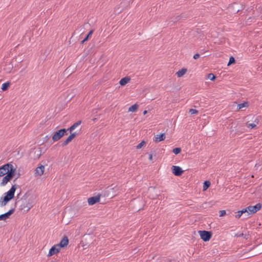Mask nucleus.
Wrapping results in <instances>:
<instances>
[{"label": "nucleus", "mask_w": 262, "mask_h": 262, "mask_svg": "<svg viewBox=\"0 0 262 262\" xmlns=\"http://www.w3.org/2000/svg\"><path fill=\"white\" fill-rule=\"evenodd\" d=\"M187 71V69L186 68H183L177 72L176 75L178 77H182L186 74Z\"/></svg>", "instance_id": "21"}, {"label": "nucleus", "mask_w": 262, "mask_h": 262, "mask_svg": "<svg viewBox=\"0 0 262 262\" xmlns=\"http://www.w3.org/2000/svg\"><path fill=\"white\" fill-rule=\"evenodd\" d=\"M93 32L94 30H91L84 38V41H88L91 37Z\"/></svg>", "instance_id": "28"}, {"label": "nucleus", "mask_w": 262, "mask_h": 262, "mask_svg": "<svg viewBox=\"0 0 262 262\" xmlns=\"http://www.w3.org/2000/svg\"><path fill=\"white\" fill-rule=\"evenodd\" d=\"M69 242V241L68 237L67 236H64L59 243L57 245L60 249H61V248L66 247L68 246Z\"/></svg>", "instance_id": "13"}, {"label": "nucleus", "mask_w": 262, "mask_h": 262, "mask_svg": "<svg viewBox=\"0 0 262 262\" xmlns=\"http://www.w3.org/2000/svg\"><path fill=\"white\" fill-rule=\"evenodd\" d=\"M67 129L65 128H61L55 132L52 137L53 142H56L61 139L64 136L68 135Z\"/></svg>", "instance_id": "4"}, {"label": "nucleus", "mask_w": 262, "mask_h": 262, "mask_svg": "<svg viewBox=\"0 0 262 262\" xmlns=\"http://www.w3.org/2000/svg\"><path fill=\"white\" fill-rule=\"evenodd\" d=\"M30 195V193L29 191L25 193V194L21 197L20 198V199L23 200H27V199H33L31 197H29Z\"/></svg>", "instance_id": "30"}, {"label": "nucleus", "mask_w": 262, "mask_h": 262, "mask_svg": "<svg viewBox=\"0 0 262 262\" xmlns=\"http://www.w3.org/2000/svg\"><path fill=\"white\" fill-rule=\"evenodd\" d=\"M11 85V82L9 81L6 82L2 84L1 89L3 91H6L9 89Z\"/></svg>", "instance_id": "22"}, {"label": "nucleus", "mask_w": 262, "mask_h": 262, "mask_svg": "<svg viewBox=\"0 0 262 262\" xmlns=\"http://www.w3.org/2000/svg\"><path fill=\"white\" fill-rule=\"evenodd\" d=\"M76 67H68V68L64 71L63 73V76L69 77L76 70Z\"/></svg>", "instance_id": "14"}, {"label": "nucleus", "mask_w": 262, "mask_h": 262, "mask_svg": "<svg viewBox=\"0 0 262 262\" xmlns=\"http://www.w3.org/2000/svg\"><path fill=\"white\" fill-rule=\"evenodd\" d=\"M255 122H256L257 123H258V120L257 119H256L254 121Z\"/></svg>", "instance_id": "52"}, {"label": "nucleus", "mask_w": 262, "mask_h": 262, "mask_svg": "<svg viewBox=\"0 0 262 262\" xmlns=\"http://www.w3.org/2000/svg\"><path fill=\"white\" fill-rule=\"evenodd\" d=\"M50 138V136L47 135L43 138V143L47 142L48 140Z\"/></svg>", "instance_id": "40"}, {"label": "nucleus", "mask_w": 262, "mask_h": 262, "mask_svg": "<svg viewBox=\"0 0 262 262\" xmlns=\"http://www.w3.org/2000/svg\"><path fill=\"white\" fill-rule=\"evenodd\" d=\"M50 50H50V49H49V48L48 47V48H47V49L45 51V53H44L43 55H42V56H43V58H44V57H45V54H48Z\"/></svg>", "instance_id": "45"}, {"label": "nucleus", "mask_w": 262, "mask_h": 262, "mask_svg": "<svg viewBox=\"0 0 262 262\" xmlns=\"http://www.w3.org/2000/svg\"><path fill=\"white\" fill-rule=\"evenodd\" d=\"M18 187V186L16 184L12 185L9 190L4 193V195L12 200L14 197L15 192Z\"/></svg>", "instance_id": "8"}, {"label": "nucleus", "mask_w": 262, "mask_h": 262, "mask_svg": "<svg viewBox=\"0 0 262 262\" xmlns=\"http://www.w3.org/2000/svg\"><path fill=\"white\" fill-rule=\"evenodd\" d=\"M180 20V18L179 15L171 17L169 19V20L168 21L167 25L172 26L173 24H174V23H176V22Z\"/></svg>", "instance_id": "18"}, {"label": "nucleus", "mask_w": 262, "mask_h": 262, "mask_svg": "<svg viewBox=\"0 0 262 262\" xmlns=\"http://www.w3.org/2000/svg\"><path fill=\"white\" fill-rule=\"evenodd\" d=\"M181 148L180 147H176L172 149V152L175 155H178L181 152Z\"/></svg>", "instance_id": "32"}, {"label": "nucleus", "mask_w": 262, "mask_h": 262, "mask_svg": "<svg viewBox=\"0 0 262 262\" xmlns=\"http://www.w3.org/2000/svg\"><path fill=\"white\" fill-rule=\"evenodd\" d=\"M13 67H9L8 69H4V70L6 71V73H10L12 70Z\"/></svg>", "instance_id": "47"}, {"label": "nucleus", "mask_w": 262, "mask_h": 262, "mask_svg": "<svg viewBox=\"0 0 262 262\" xmlns=\"http://www.w3.org/2000/svg\"><path fill=\"white\" fill-rule=\"evenodd\" d=\"M166 138L165 133H161L159 135H156L154 138V141L158 143L164 141Z\"/></svg>", "instance_id": "15"}, {"label": "nucleus", "mask_w": 262, "mask_h": 262, "mask_svg": "<svg viewBox=\"0 0 262 262\" xmlns=\"http://www.w3.org/2000/svg\"><path fill=\"white\" fill-rule=\"evenodd\" d=\"M50 262H56V261H55L54 260H51Z\"/></svg>", "instance_id": "55"}, {"label": "nucleus", "mask_w": 262, "mask_h": 262, "mask_svg": "<svg viewBox=\"0 0 262 262\" xmlns=\"http://www.w3.org/2000/svg\"><path fill=\"white\" fill-rule=\"evenodd\" d=\"M34 154L36 155L34 159H38L41 156V150H36L35 151Z\"/></svg>", "instance_id": "34"}, {"label": "nucleus", "mask_w": 262, "mask_h": 262, "mask_svg": "<svg viewBox=\"0 0 262 262\" xmlns=\"http://www.w3.org/2000/svg\"><path fill=\"white\" fill-rule=\"evenodd\" d=\"M16 174V172L8 173L7 175L4 176L2 179V182L1 183V186L6 185L9 182L13 179V178L15 176Z\"/></svg>", "instance_id": "6"}, {"label": "nucleus", "mask_w": 262, "mask_h": 262, "mask_svg": "<svg viewBox=\"0 0 262 262\" xmlns=\"http://www.w3.org/2000/svg\"><path fill=\"white\" fill-rule=\"evenodd\" d=\"M189 113L191 114V115L196 114L199 113V111L195 109L190 108L189 111Z\"/></svg>", "instance_id": "36"}, {"label": "nucleus", "mask_w": 262, "mask_h": 262, "mask_svg": "<svg viewBox=\"0 0 262 262\" xmlns=\"http://www.w3.org/2000/svg\"><path fill=\"white\" fill-rule=\"evenodd\" d=\"M11 172H16V167H14L11 163H7L0 166V177H4Z\"/></svg>", "instance_id": "2"}, {"label": "nucleus", "mask_w": 262, "mask_h": 262, "mask_svg": "<svg viewBox=\"0 0 262 262\" xmlns=\"http://www.w3.org/2000/svg\"><path fill=\"white\" fill-rule=\"evenodd\" d=\"M85 41H84V39L80 41V44L83 45Z\"/></svg>", "instance_id": "51"}, {"label": "nucleus", "mask_w": 262, "mask_h": 262, "mask_svg": "<svg viewBox=\"0 0 262 262\" xmlns=\"http://www.w3.org/2000/svg\"><path fill=\"white\" fill-rule=\"evenodd\" d=\"M207 77L208 79L213 81H214L216 78V76L213 73H209L207 74Z\"/></svg>", "instance_id": "29"}, {"label": "nucleus", "mask_w": 262, "mask_h": 262, "mask_svg": "<svg viewBox=\"0 0 262 262\" xmlns=\"http://www.w3.org/2000/svg\"><path fill=\"white\" fill-rule=\"evenodd\" d=\"M153 157H152V154L151 153L149 154V157H148V159L150 160V161H152V159Z\"/></svg>", "instance_id": "48"}, {"label": "nucleus", "mask_w": 262, "mask_h": 262, "mask_svg": "<svg viewBox=\"0 0 262 262\" xmlns=\"http://www.w3.org/2000/svg\"><path fill=\"white\" fill-rule=\"evenodd\" d=\"M102 194L101 193H98L96 196H93L89 198L88 199V202L89 205L92 206L96 204V203L100 202L101 196Z\"/></svg>", "instance_id": "9"}, {"label": "nucleus", "mask_w": 262, "mask_h": 262, "mask_svg": "<svg viewBox=\"0 0 262 262\" xmlns=\"http://www.w3.org/2000/svg\"><path fill=\"white\" fill-rule=\"evenodd\" d=\"M239 213L241 214H244L245 213H248V210L247 209V207L245 208H243V209H242L241 210H239Z\"/></svg>", "instance_id": "38"}, {"label": "nucleus", "mask_w": 262, "mask_h": 262, "mask_svg": "<svg viewBox=\"0 0 262 262\" xmlns=\"http://www.w3.org/2000/svg\"><path fill=\"white\" fill-rule=\"evenodd\" d=\"M11 200L10 199L5 195L3 197H1L0 199L1 206H4L6 205V204Z\"/></svg>", "instance_id": "20"}, {"label": "nucleus", "mask_w": 262, "mask_h": 262, "mask_svg": "<svg viewBox=\"0 0 262 262\" xmlns=\"http://www.w3.org/2000/svg\"><path fill=\"white\" fill-rule=\"evenodd\" d=\"M77 135V134L76 132H74V133L71 132V134L69 136L73 140V139H74L76 137Z\"/></svg>", "instance_id": "39"}, {"label": "nucleus", "mask_w": 262, "mask_h": 262, "mask_svg": "<svg viewBox=\"0 0 262 262\" xmlns=\"http://www.w3.org/2000/svg\"><path fill=\"white\" fill-rule=\"evenodd\" d=\"M15 176H16V177L13 180V182L14 183L17 180V179H18L20 177V173L19 172L18 173L16 172V174Z\"/></svg>", "instance_id": "42"}, {"label": "nucleus", "mask_w": 262, "mask_h": 262, "mask_svg": "<svg viewBox=\"0 0 262 262\" xmlns=\"http://www.w3.org/2000/svg\"><path fill=\"white\" fill-rule=\"evenodd\" d=\"M198 232L200 235L201 238L204 242L209 241L212 236V233L210 231L200 230Z\"/></svg>", "instance_id": "5"}, {"label": "nucleus", "mask_w": 262, "mask_h": 262, "mask_svg": "<svg viewBox=\"0 0 262 262\" xmlns=\"http://www.w3.org/2000/svg\"><path fill=\"white\" fill-rule=\"evenodd\" d=\"M138 108L139 105L137 103H135L129 107L128 111L130 112H136L138 110Z\"/></svg>", "instance_id": "23"}, {"label": "nucleus", "mask_w": 262, "mask_h": 262, "mask_svg": "<svg viewBox=\"0 0 262 262\" xmlns=\"http://www.w3.org/2000/svg\"><path fill=\"white\" fill-rule=\"evenodd\" d=\"M245 7V5L242 4H238L237 3H233L229 5L228 10L230 13L236 14L239 11L244 10Z\"/></svg>", "instance_id": "3"}, {"label": "nucleus", "mask_w": 262, "mask_h": 262, "mask_svg": "<svg viewBox=\"0 0 262 262\" xmlns=\"http://www.w3.org/2000/svg\"><path fill=\"white\" fill-rule=\"evenodd\" d=\"M45 171V166L39 164L35 169V173L39 176H41L43 174Z\"/></svg>", "instance_id": "16"}, {"label": "nucleus", "mask_w": 262, "mask_h": 262, "mask_svg": "<svg viewBox=\"0 0 262 262\" xmlns=\"http://www.w3.org/2000/svg\"><path fill=\"white\" fill-rule=\"evenodd\" d=\"M246 126L250 129H252L256 127V125L255 123H249L248 122H247Z\"/></svg>", "instance_id": "35"}, {"label": "nucleus", "mask_w": 262, "mask_h": 262, "mask_svg": "<svg viewBox=\"0 0 262 262\" xmlns=\"http://www.w3.org/2000/svg\"><path fill=\"white\" fill-rule=\"evenodd\" d=\"M211 185V183L209 181H205L203 183V190H206Z\"/></svg>", "instance_id": "24"}, {"label": "nucleus", "mask_w": 262, "mask_h": 262, "mask_svg": "<svg viewBox=\"0 0 262 262\" xmlns=\"http://www.w3.org/2000/svg\"><path fill=\"white\" fill-rule=\"evenodd\" d=\"M179 16H180V19H181L182 18H186L187 17V16L186 14H185V13H182L180 15H179Z\"/></svg>", "instance_id": "41"}, {"label": "nucleus", "mask_w": 262, "mask_h": 262, "mask_svg": "<svg viewBox=\"0 0 262 262\" xmlns=\"http://www.w3.org/2000/svg\"><path fill=\"white\" fill-rule=\"evenodd\" d=\"M21 192L17 195L15 203V207L19 204V210L24 213L28 212L33 206V199L23 200L19 199Z\"/></svg>", "instance_id": "1"}, {"label": "nucleus", "mask_w": 262, "mask_h": 262, "mask_svg": "<svg viewBox=\"0 0 262 262\" xmlns=\"http://www.w3.org/2000/svg\"><path fill=\"white\" fill-rule=\"evenodd\" d=\"M73 139H72V138L70 136H69V137L62 142V143L61 144V146L62 147L66 146Z\"/></svg>", "instance_id": "27"}, {"label": "nucleus", "mask_w": 262, "mask_h": 262, "mask_svg": "<svg viewBox=\"0 0 262 262\" xmlns=\"http://www.w3.org/2000/svg\"><path fill=\"white\" fill-rule=\"evenodd\" d=\"M50 50H50V49H49V48L48 47V48H47V49L45 51V53H44L43 55H42V56H43V58H44V57H45V54H48Z\"/></svg>", "instance_id": "44"}, {"label": "nucleus", "mask_w": 262, "mask_h": 262, "mask_svg": "<svg viewBox=\"0 0 262 262\" xmlns=\"http://www.w3.org/2000/svg\"><path fill=\"white\" fill-rule=\"evenodd\" d=\"M147 113V111H146V110L144 111V112L143 113L144 115H145Z\"/></svg>", "instance_id": "50"}, {"label": "nucleus", "mask_w": 262, "mask_h": 262, "mask_svg": "<svg viewBox=\"0 0 262 262\" xmlns=\"http://www.w3.org/2000/svg\"><path fill=\"white\" fill-rule=\"evenodd\" d=\"M262 207V204L257 203L254 206H249L247 207V209L248 210V214H247V216L251 214H254L257 212L258 211L260 210Z\"/></svg>", "instance_id": "7"}, {"label": "nucleus", "mask_w": 262, "mask_h": 262, "mask_svg": "<svg viewBox=\"0 0 262 262\" xmlns=\"http://www.w3.org/2000/svg\"><path fill=\"white\" fill-rule=\"evenodd\" d=\"M236 63V60L233 56H230L229 58L228 62H225V63L227 64V66H231V64H234Z\"/></svg>", "instance_id": "26"}, {"label": "nucleus", "mask_w": 262, "mask_h": 262, "mask_svg": "<svg viewBox=\"0 0 262 262\" xmlns=\"http://www.w3.org/2000/svg\"><path fill=\"white\" fill-rule=\"evenodd\" d=\"M171 171L172 173L176 176H181L184 172V170L182 169V168L178 166H172L171 168Z\"/></svg>", "instance_id": "10"}, {"label": "nucleus", "mask_w": 262, "mask_h": 262, "mask_svg": "<svg viewBox=\"0 0 262 262\" xmlns=\"http://www.w3.org/2000/svg\"><path fill=\"white\" fill-rule=\"evenodd\" d=\"M236 213H237V214H236L235 215V217H236V219H239V218L242 216V215H243L242 214H241V213H239V211H238L236 212Z\"/></svg>", "instance_id": "43"}, {"label": "nucleus", "mask_w": 262, "mask_h": 262, "mask_svg": "<svg viewBox=\"0 0 262 262\" xmlns=\"http://www.w3.org/2000/svg\"><path fill=\"white\" fill-rule=\"evenodd\" d=\"M15 211V208H11L8 212L2 214L0 215V221L1 220H6L9 218L11 215H12Z\"/></svg>", "instance_id": "11"}, {"label": "nucleus", "mask_w": 262, "mask_h": 262, "mask_svg": "<svg viewBox=\"0 0 262 262\" xmlns=\"http://www.w3.org/2000/svg\"><path fill=\"white\" fill-rule=\"evenodd\" d=\"M249 105V103L248 101H244L241 103H239L237 105V107L239 110L243 108L244 107H247Z\"/></svg>", "instance_id": "25"}, {"label": "nucleus", "mask_w": 262, "mask_h": 262, "mask_svg": "<svg viewBox=\"0 0 262 262\" xmlns=\"http://www.w3.org/2000/svg\"><path fill=\"white\" fill-rule=\"evenodd\" d=\"M200 57V54L199 53H196L193 55V58L194 59H197Z\"/></svg>", "instance_id": "46"}, {"label": "nucleus", "mask_w": 262, "mask_h": 262, "mask_svg": "<svg viewBox=\"0 0 262 262\" xmlns=\"http://www.w3.org/2000/svg\"><path fill=\"white\" fill-rule=\"evenodd\" d=\"M207 202L204 203V204H203V205H202V207H204V208H206V206H205L204 205H207Z\"/></svg>", "instance_id": "49"}, {"label": "nucleus", "mask_w": 262, "mask_h": 262, "mask_svg": "<svg viewBox=\"0 0 262 262\" xmlns=\"http://www.w3.org/2000/svg\"><path fill=\"white\" fill-rule=\"evenodd\" d=\"M226 214V211L225 210H222L219 211V216L222 217Z\"/></svg>", "instance_id": "37"}, {"label": "nucleus", "mask_w": 262, "mask_h": 262, "mask_svg": "<svg viewBox=\"0 0 262 262\" xmlns=\"http://www.w3.org/2000/svg\"><path fill=\"white\" fill-rule=\"evenodd\" d=\"M130 79H131L129 76H125L120 79L119 84L121 86H124L130 81Z\"/></svg>", "instance_id": "19"}, {"label": "nucleus", "mask_w": 262, "mask_h": 262, "mask_svg": "<svg viewBox=\"0 0 262 262\" xmlns=\"http://www.w3.org/2000/svg\"><path fill=\"white\" fill-rule=\"evenodd\" d=\"M259 166H260V165H258L256 164H255V167H257V168H258V167H259Z\"/></svg>", "instance_id": "53"}, {"label": "nucleus", "mask_w": 262, "mask_h": 262, "mask_svg": "<svg viewBox=\"0 0 262 262\" xmlns=\"http://www.w3.org/2000/svg\"><path fill=\"white\" fill-rule=\"evenodd\" d=\"M249 236V234H244L243 233H236L234 235L235 237H244V238L247 239L248 236Z\"/></svg>", "instance_id": "31"}, {"label": "nucleus", "mask_w": 262, "mask_h": 262, "mask_svg": "<svg viewBox=\"0 0 262 262\" xmlns=\"http://www.w3.org/2000/svg\"><path fill=\"white\" fill-rule=\"evenodd\" d=\"M73 36V35H72V36L71 37V38H70V42L71 41V40L72 39Z\"/></svg>", "instance_id": "54"}, {"label": "nucleus", "mask_w": 262, "mask_h": 262, "mask_svg": "<svg viewBox=\"0 0 262 262\" xmlns=\"http://www.w3.org/2000/svg\"><path fill=\"white\" fill-rule=\"evenodd\" d=\"M82 121L81 120L78 121L77 122L74 123L73 125H72L70 127L67 129V133L68 132H70V133L73 132L78 125L81 124Z\"/></svg>", "instance_id": "17"}, {"label": "nucleus", "mask_w": 262, "mask_h": 262, "mask_svg": "<svg viewBox=\"0 0 262 262\" xmlns=\"http://www.w3.org/2000/svg\"><path fill=\"white\" fill-rule=\"evenodd\" d=\"M60 248L57 246V244L54 245L49 250L48 256H51L54 254L58 253L60 251Z\"/></svg>", "instance_id": "12"}, {"label": "nucleus", "mask_w": 262, "mask_h": 262, "mask_svg": "<svg viewBox=\"0 0 262 262\" xmlns=\"http://www.w3.org/2000/svg\"><path fill=\"white\" fill-rule=\"evenodd\" d=\"M146 144V142L144 140H142L140 143L136 146L137 149L141 148L144 145Z\"/></svg>", "instance_id": "33"}]
</instances>
